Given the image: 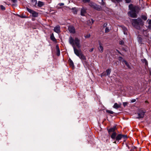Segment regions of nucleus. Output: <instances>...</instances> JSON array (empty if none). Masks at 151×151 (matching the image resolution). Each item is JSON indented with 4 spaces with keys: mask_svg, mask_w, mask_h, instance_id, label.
I'll return each instance as SVG.
<instances>
[{
    "mask_svg": "<svg viewBox=\"0 0 151 151\" xmlns=\"http://www.w3.org/2000/svg\"><path fill=\"white\" fill-rule=\"evenodd\" d=\"M69 32L71 33L74 34L75 33V30L74 26L70 25L68 28Z\"/></svg>",
    "mask_w": 151,
    "mask_h": 151,
    "instance_id": "nucleus-7",
    "label": "nucleus"
},
{
    "mask_svg": "<svg viewBox=\"0 0 151 151\" xmlns=\"http://www.w3.org/2000/svg\"><path fill=\"white\" fill-rule=\"evenodd\" d=\"M126 2L127 3H130L131 1V0H125Z\"/></svg>",
    "mask_w": 151,
    "mask_h": 151,
    "instance_id": "nucleus-36",
    "label": "nucleus"
},
{
    "mask_svg": "<svg viewBox=\"0 0 151 151\" xmlns=\"http://www.w3.org/2000/svg\"><path fill=\"white\" fill-rule=\"evenodd\" d=\"M54 31L58 33L60 32V27L59 25H57L55 27Z\"/></svg>",
    "mask_w": 151,
    "mask_h": 151,
    "instance_id": "nucleus-10",
    "label": "nucleus"
},
{
    "mask_svg": "<svg viewBox=\"0 0 151 151\" xmlns=\"http://www.w3.org/2000/svg\"><path fill=\"white\" fill-rule=\"evenodd\" d=\"M99 47L98 48V49L100 52L101 53L103 51V45L100 41H99Z\"/></svg>",
    "mask_w": 151,
    "mask_h": 151,
    "instance_id": "nucleus-8",
    "label": "nucleus"
},
{
    "mask_svg": "<svg viewBox=\"0 0 151 151\" xmlns=\"http://www.w3.org/2000/svg\"><path fill=\"white\" fill-rule=\"evenodd\" d=\"M139 39H140L141 40H142V38H140Z\"/></svg>",
    "mask_w": 151,
    "mask_h": 151,
    "instance_id": "nucleus-45",
    "label": "nucleus"
},
{
    "mask_svg": "<svg viewBox=\"0 0 151 151\" xmlns=\"http://www.w3.org/2000/svg\"><path fill=\"white\" fill-rule=\"evenodd\" d=\"M136 101V100L135 99H133L131 100V103H133L135 102Z\"/></svg>",
    "mask_w": 151,
    "mask_h": 151,
    "instance_id": "nucleus-37",
    "label": "nucleus"
},
{
    "mask_svg": "<svg viewBox=\"0 0 151 151\" xmlns=\"http://www.w3.org/2000/svg\"><path fill=\"white\" fill-rule=\"evenodd\" d=\"M112 1H116L118 2H120L122 1V0H111Z\"/></svg>",
    "mask_w": 151,
    "mask_h": 151,
    "instance_id": "nucleus-28",
    "label": "nucleus"
},
{
    "mask_svg": "<svg viewBox=\"0 0 151 151\" xmlns=\"http://www.w3.org/2000/svg\"><path fill=\"white\" fill-rule=\"evenodd\" d=\"M44 5V3L41 1H39L38 2L37 6L39 7H41Z\"/></svg>",
    "mask_w": 151,
    "mask_h": 151,
    "instance_id": "nucleus-16",
    "label": "nucleus"
},
{
    "mask_svg": "<svg viewBox=\"0 0 151 151\" xmlns=\"http://www.w3.org/2000/svg\"><path fill=\"white\" fill-rule=\"evenodd\" d=\"M69 42L70 44L73 47H74L75 45L78 48H80L81 47L80 40L77 37H75L74 39L72 37L70 36L69 37Z\"/></svg>",
    "mask_w": 151,
    "mask_h": 151,
    "instance_id": "nucleus-4",
    "label": "nucleus"
},
{
    "mask_svg": "<svg viewBox=\"0 0 151 151\" xmlns=\"http://www.w3.org/2000/svg\"><path fill=\"white\" fill-rule=\"evenodd\" d=\"M117 130V128L116 126H114L112 127L107 129L108 134L110 135L111 138L113 139L116 140L113 142V143L115 144H116V141L119 142L122 138L124 139H126L127 138V135L121 134L117 135V133L116 132Z\"/></svg>",
    "mask_w": 151,
    "mask_h": 151,
    "instance_id": "nucleus-1",
    "label": "nucleus"
},
{
    "mask_svg": "<svg viewBox=\"0 0 151 151\" xmlns=\"http://www.w3.org/2000/svg\"><path fill=\"white\" fill-rule=\"evenodd\" d=\"M105 4V3L103 1V0H102L101 4L102 5H104Z\"/></svg>",
    "mask_w": 151,
    "mask_h": 151,
    "instance_id": "nucleus-40",
    "label": "nucleus"
},
{
    "mask_svg": "<svg viewBox=\"0 0 151 151\" xmlns=\"http://www.w3.org/2000/svg\"><path fill=\"white\" fill-rule=\"evenodd\" d=\"M141 18L144 21H146L147 19V16L145 15L141 16Z\"/></svg>",
    "mask_w": 151,
    "mask_h": 151,
    "instance_id": "nucleus-18",
    "label": "nucleus"
},
{
    "mask_svg": "<svg viewBox=\"0 0 151 151\" xmlns=\"http://www.w3.org/2000/svg\"><path fill=\"white\" fill-rule=\"evenodd\" d=\"M11 1H12V2L15 3H17V0H11Z\"/></svg>",
    "mask_w": 151,
    "mask_h": 151,
    "instance_id": "nucleus-34",
    "label": "nucleus"
},
{
    "mask_svg": "<svg viewBox=\"0 0 151 151\" xmlns=\"http://www.w3.org/2000/svg\"><path fill=\"white\" fill-rule=\"evenodd\" d=\"M123 30H124V34H125V32H127V29L125 27H124L123 28Z\"/></svg>",
    "mask_w": 151,
    "mask_h": 151,
    "instance_id": "nucleus-25",
    "label": "nucleus"
},
{
    "mask_svg": "<svg viewBox=\"0 0 151 151\" xmlns=\"http://www.w3.org/2000/svg\"><path fill=\"white\" fill-rule=\"evenodd\" d=\"M129 7L130 11L128 12V16L132 18L137 17V15L136 12L139 9V8L132 4L129 5Z\"/></svg>",
    "mask_w": 151,
    "mask_h": 151,
    "instance_id": "nucleus-2",
    "label": "nucleus"
},
{
    "mask_svg": "<svg viewBox=\"0 0 151 151\" xmlns=\"http://www.w3.org/2000/svg\"><path fill=\"white\" fill-rule=\"evenodd\" d=\"M148 28L150 29H151V24H149L148 26Z\"/></svg>",
    "mask_w": 151,
    "mask_h": 151,
    "instance_id": "nucleus-39",
    "label": "nucleus"
},
{
    "mask_svg": "<svg viewBox=\"0 0 151 151\" xmlns=\"http://www.w3.org/2000/svg\"><path fill=\"white\" fill-rule=\"evenodd\" d=\"M106 72L107 73V75H110L111 72V70L110 69H108L106 70Z\"/></svg>",
    "mask_w": 151,
    "mask_h": 151,
    "instance_id": "nucleus-22",
    "label": "nucleus"
},
{
    "mask_svg": "<svg viewBox=\"0 0 151 151\" xmlns=\"http://www.w3.org/2000/svg\"><path fill=\"white\" fill-rule=\"evenodd\" d=\"M93 48H92L89 50V51L90 52H92L93 51Z\"/></svg>",
    "mask_w": 151,
    "mask_h": 151,
    "instance_id": "nucleus-41",
    "label": "nucleus"
},
{
    "mask_svg": "<svg viewBox=\"0 0 151 151\" xmlns=\"http://www.w3.org/2000/svg\"><path fill=\"white\" fill-rule=\"evenodd\" d=\"M123 62L128 67V68H130L129 64L126 61L124 60Z\"/></svg>",
    "mask_w": 151,
    "mask_h": 151,
    "instance_id": "nucleus-21",
    "label": "nucleus"
},
{
    "mask_svg": "<svg viewBox=\"0 0 151 151\" xmlns=\"http://www.w3.org/2000/svg\"><path fill=\"white\" fill-rule=\"evenodd\" d=\"M31 1L34 6H35L37 4V0H31Z\"/></svg>",
    "mask_w": 151,
    "mask_h": 151,
    "instance_id": "nucleus-24",
    "label": "nucleus"
},
{
    "mask_svg": "<svg viewBox=\"0 0 151 151\" xmlns=\"http://www.w3.org/2000/svg\"><path fill=\"white\" fill-rule=\"evenodd\" d=\"M56 48L57 51V55L58 56H59L60 55V50L59 47L58 45H56Z\"/></svg>",
    "mask_w": 151,
    "mask_h": 151,
    "instance_id": "nucleus-14",
    "label": "nucleus"
},
{
    "mask_svg": "<svg viewBox=\"0 0 151 151\" xmlns=\"http://www.w3.org/2000/svg\"><path fill=\"white\" fill-rule=\"evenodd\" d=\"M124 42L122 40H121L119 42V44L121 45H123Z\"/></svg>",
    "mask_w": 151,
    "mask_h": 151,
    "instance_id": "nucleus-32",
    "label": "nucleus"
},
{
    "mask_svg": "<svg viewBox=\"0 0 151 151\" xmlns=\"http://www.w3.org/2000/svg\"><path fill=\"white\" fill-rule=\"evenodd\" d=\"M121 104H118L117 103H115L113 107L114 108L117 109L119 108H120L121 107Z\"/></svg>",
    "mask_w": 151,
    "mask_h": 151,
    "instance_id": "nucleus-13",
    "label": "nucleus"
},
{
    "mask_svg": "<svg viewBox=\"0 0 151 151\" xmlns=\"http://www.w3.org/2000/svg\"><path fill=\"white\" fill-rule=\"evenodd\" d=\"M147 21H148V23L149 24H151V19L150 20H148Z\"/></svg>",
    "mask_w": 151,
    "mask_h": 151,
    "instance_id": "nucleus-35",
    "label": "nucleus"
},
{
    "mask_svg": "<svg viewBox=\"0 0 151 151\" xmlns=\"http://www.w3.org/2000/svg\"><path fill=\"white\" fill-rule=\"evenodd\" d=\"M73 13L74 14H76L78 11L77 8H73L72 9Z\"/></svg>",
    "mask_w": 151,
    "mask_h": 151,
    "instance_id": "nucleus-17",
    "label": "nucleus"
},
{
    "mask_svg": "<svg viewBox=\"0 0 151 151\" xmlns=\"http://www.w3.org/2000/svg\"><path fill=\"white\" fill-rule=\"evenodd\" d=\"M73 50L75 54L78 56L81 59L85 60L86 58V57L83 54L81 50H78L76 47H74Z\"/></svg>",
    "mask_w": 151,
    "mask_h": 151,
    "instance_id": "nucleus-5",
    "label": "nucleus"
},
{
    "mask_svg": "<svg viewBox=\"0 0 151 151\" xmlns=\"http://www.w3.org/2000/svg\"><path fill=\"white\" fill-rule=\"evenodd\" d=\"M95 4L92 2H90L89 3V6L93 8V6H94V5H95Z\"/></svg>",
    "mask_w": 151,
    "mask_h": 151,
    "instance_id": "nucleus-19",
    "label": "nucleus"
},
{
    "mask_svg": "<svg viewBox=\"0 0 151 151\" xmlns=\"http://www.w3.org/2000/svg\"><path fill=\"white\" fill-rule=\"evenodd\" d=\"M107 25V24H104V27H106V26Z\"/></svg>",
    "mask_w": 151,
    "mask_h": 151,
    "instance_id": "nucleus-42",
    "label": "nucleus"
},
{
    "mask_svg": "<svg viewBox=\"0 0 151 151\" xmlns=\"http://www.w3.org/2000/svg\"><path fill=\"white\" fill-rule=\"evenodd\" d=\"M58 5L60 6H62L64 5V4L63 3H60L58 4Z\"/></svg>",
    "mask_w": 151,
    "mask_h": 151,
    "instance_id": "nucleus-31",
    "label": "nucleus"
},
{
    "mask_svg": "<svg viewBox=\"0 0 151 151\" xmlns=\"http://www.w3.org/2000/svg\"><path fill=\"white\" fill-rule=\"evenodd\" d=\"M93 8L96 10L97 11H99L101 10V7L99 5H97L96 4L94 5V6H93Z\"/></svg>",
    "mask_w": 151,
    "mask_h": 151,
    "instance_id": "nucleus-12",
    "label": "nucleus"
},
{
    "mask_svg": "<svg viewBox=\"0 0 151 151\" xmlns=\"http://www.w3.org/2000/svg\"><path fill=\"white\" fill-rule=\"evenodd\" d=\"M90 1V0H83V1L84 3H86V2H88V1Z\"/></svg>",
    "mask_w": 151,
    "mask_h": 151,
    "instance_id": "nucleus-33",
    "label": "nucleus"
},
{
    "mask_svg": "<svg viewBox=\"0 0 151 151\" xmlns=\"http://www.w3.org/2000/svg\"><path fill=\"white\" fill-rule=\"evenodd\" d=\"M106 111L107 113L111 114H113L114 113L113 111L110 110H106Z\"/></svg>",
    "mask_w": 151,
    "mask_h": 151,
    "instance_id": "nucleus-23",
    "label": "nucleus"
},
{
    "mask_svg": "<svg viewBox=\"0 0 151 151\" xmlns=\"http://www.w3.org/2000/svg\"><path fill=\"white\" fill-rule=\"evenodd\" d=\"M1 8L3 10H4L5 9V7L2 5L1 6Z\"/></svg>",
    "mask_w": 151,
    "mask_h": 151,
    "instance_id": "nucleus-30",
    "label": "nucleus"
},
{
    "mask_svg": "<svg viewBox=\"0 0 151 151\" xmlns=\"http://www.w3.org/2000/svg\"><path fill=\"white\" fill-rule=\"evenodd\" d=\"M90 37V35L89 34H87V35H85L84 37L86 38H88Z\"/></svg>",
    "mask_w": 151,
    "mask_h": 151,
    "instance_id": "nucleus-27",
    "label": "nucleus"
},
{
    "mask_svg": "<svg viewBox=\"0 0 151 151\" xmlns=\"http://www.w3.org/2000/svg\"><path fill=\"white\" fill-rule=\"evenodd\" d=\"M27 11L32 14V16L34 17H36L37 16L38 14L35 11L28 8H27Z\"/></svg>",
    "mask_w": 151,
    "mask_h": 151,
    "instance_id": "nucleus-6",
    "label": "nucleus"
},
{
    "mask_svg": "<svg viewBox=\"0 0 151 151\" xmlns=\"http://www.w3.org/2000/svg\"><path fill=\"white\" fill-rule=\"evenodd\" d=\"M109 30L108 27H106L105 29V32L106 33L108 32H109Z\"/></svg>",
    "mask_w": 151,
    "mask_h": 151,
    "instance_id": "nucleus-26",
    "label": "nucleus"
},
{
    "mask_svg": "<svg viewBox=\"0 0 151 151\" xmlns=\"http://www.w3.org/2000/svg\"><path fill=\"white\" fill-rule=\"evenodd\" d=\"M138 114V118H143L144 117L145 112L142 111H141Z\"/></svg>",
    "mask_w": 151,
    "mask_h": 151,
    "instance_id": "nucleus-11",
    "label": "nucleus"
},
{
    "mask_svg": "<svg viewBox=\"0 0 151 151\" xmlns=\"http://www.w3.org/2000/svg\"><path fill=\"white\" fill-rule=\"evenodd\" d=\"M20 16V17L22 18H26L27 17H26V16H24L23 15H21V16Z\"/></svg>",
    "mask_w": 151,
    "mask_h": 151,
    "instance_id": "nucleus-38",
    "label": "nucleus"
},
{
    "mask_svg": "<svg viewBox=\"0 0 151 151\" xmlns=\"http://www.w3.org/2000/svg\"><path fill=\"white\" fill-rule=\"evenodd\" d=\"M86 9L84 7H82L81 9V15L82 16H84L86 14Z\"/></svg>",
    "mask_w": 151,
    "mask_h": 151,
    "instance_id": "nucleus-9",
    "label": "nucleus"
},
{
    "mask_svg": "<svg viewBox=\"0 0 151 151\" xmlns=\"http://www.w3.org/2000/svg\"><path fill=\"white\" fill-rule=\"evenodd\" d=\"M103 75H103V73H102V74H101V76H103Z\"/></svg>",
    "mask_w": 151,
    "mask_h": 151,
    "instance_id": "nucleus-44",
    "label": "nucleus"
},
{
    "mask_svg": "<svg viewBox=\"0 0 151 151\" xmlns=\"http://www.w3.org/2000/svg\"><path fill=\"white\" fill-rule=\"evenodd\" d=\"M128 104V103L127 102H123V105L125 107Z\"/></svg>",
    "mask_w": 151,
    "mask_h": 151,
    "instance_id": "nucleus-29",
    "label": "nucleus"
},
{
    "mask_svg": "<svg viewBox=\"0 0 151 151\" xmlns=\"http://www.w3.org/2000/svg\"><path fill=\"white\" fill-rule=\"evenodd\" d=\"M50 39H51L53 41V42H57V40L55 38L53 34H52L51 36H50Z\"/></svg>",
    "mask_w": 151,
    "mask_h": 151,
    "instance_id": "nucleus-15",
    "label": "nucleus"
},
{
    "mask_svg": "<svg viewBox=\"0 0 151 151\" xmlns=\"http://www.w3.org/2000/svg\"><path fill=\"white\" fill-rule=\"evenodd\" d=\"M57 8H58V9H60V7H57Z\"/></svg>",
    "mask_w": 151,
    "mask_h": 151,
    "instance_id": "nucleus-43",
    "label": "nucleus"
},
{
    "mask_svg": "<svg viewBox=\"0 0 151 151\" xmlns=\"http://www.w3.org/2000/svg\"><path fill=\"white\" fill-rule=\"evenodd\" d=\"M69 63L70 65V66H71L72 67H74V65L73 63V61L71 60H70Z\"/></svg>",
    "mask_w": 151,
    "mask_h": 151,
    "instance_id": "nucleus-20",
    "label": "nucleus"
},
{
    "mask_svg": "<svg viewBox=\"0 0 151 151\" xmlns=\"http://www.w3.org/2000/svg\"><path fill=\"white\" fill-rule=\"evenodd\" d=\"M144 23V22L140 18L133 19L132 22V25L137 29H139L140 27L143 26Z\"/></svg>",
    "mask_w": 151,
    "mask_h": 151,
    "instance_id": "nucleus-3",
    "label": "nucleus"
}]
</instances>
